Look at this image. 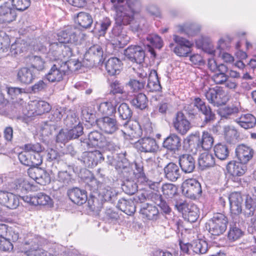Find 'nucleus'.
<instances>
[{"label":"nucleus","instance_id":"f257e3e1","mask_svg":"<svg viewBox=\"0 0 256 256\" xmlns=\"http://www.w3.org/2000/svg\"><path fill=\"white\" fill-rule=\"evenodd\" d=\"M116 6L115 22L112 32L120 38V46L127 44L130 38L126 35V26L134 20V14L140 12L141 4L139 0H110Z\"/></svg>","mask_w":256,"mask_h":256},{"label":"nucleus","instance_id":"f03ea898","mask_svg":"<svg viewBox=\"0 0 256 256\" xmlns=\"http://www.w3.org/2000/svg\"><path fill=\"white\" fill-rule=\"evenodd\" d=\"M228 224V220L224 214L216 213L206 222V228L212 235L218 236L226 232Z\"/></svg>","mask_w":256,"mask_h":256},{"label":"nucleus","instance_id":"7ed1b4c3","mask_svg":"<svg viewBox=\"0 0 256 256\" xmlns=\"http://www.w3.org/2000/svg\"><path fill=\"white\" fill-rule=\"evenodd\" d=\"M103 62V50L99 46L94 45L87 50L83 58V66L92 68Z\"/></svg>","mask_w":256,"mask_h":256},{"label":"nucleus","instance_id":"20e7f679","mask_svg":"<svg viewBox=\"0 0 256 256\" xmlns=\"http://www.w3.org/2000/svg\"><path fill=\"white\" fill-rule=\"evenodd\" d=\"M173 40L176 44H170V47L173 48L176 54L179 56L186 57L191 53L194 44L190 40L179 36L174 34Z\"/></svg>","mask_w":256,"mask_h":256},{"label":"nucleus","instance_id":"39448f33","mask_svg":"<svg viewBox=\"0 0 256 256\" xmlns=\"http://www.w3.org/2000/svg\"><path fill=\"white\" fill-rule=\"evenodd\" d=\"M81 32L74 26H68L56 34V40L63 44H76L80 38Z\"/></svg>","mask_w":256,"mask_h":256},{"label":"nucleus","instance_id":"423d86ee","mask_svg":"<svg viewBox=\"0 0 256 256\" xmlns=\"http://www.w3.org/2000/svg\"><path fill=\"white\" fill-rule=\"evenodd\" d=\"M78 159L85 166L93 168L99 162H103L104 158L100 151L96 150L92 152H84Z\"/></svg>","mask_w":256,"mask_h":256},{"label":"nucleus","instance_id":"0eeeda50","mask_svg":"<svg viewBox=\"0 0 256 256\" xmlns=\"http://www.w3.org/2000/svg\"><path fill=\"white\" fill-rule=\"evenodd\" d=\"M182 193L187 198L192 200L199 198L202 193L200 184L196 179H188L182 187Z\"/></svg>","mask_w":256,"mask_h":256},{"label":"nucleus","instance_id":"6e6552de","mask_svg":"<svg viewBox=\"0 0 256 256\" xmlns=\"http://www.w3.org/2000/svg\"><path fill=\"white\" fill-rule=\"evenodd\" d=\"M106 136L100 132L98 130H93L90 132L88 135V139L81 140L82 146L85 147L86 146L90 148L103 147L105 144Z\"/></svg>","mask_w":256,"mask_h":256},{"label":"nucleus","instance_id":"1a4fd4ad","mask_svg":"<svg viewBox=\"0 0 256 256\" xmlns=\"http://www.w3.org/2000/svg\"><path fill=\"white\" fill-rule=\"evenodd\" d=\"M54 61V64L46 76L48 80L51 82H60L64 76L68 75L65 70L66 67L63 66L62 60H58Z\"/></svg>","mask_w":256,"mask_h":256},{"label":"nucleus","instance_id":"9d476101","mask_svg":"<svg viewBox=\"0 0 256 256\" xmlns=\"http://www.w3.org/2000/svg\"><path fill=\"white\" fill-rule=\"evenodd\" d=\"M125 56L132 62L140 64L144 62L145 52L144 48L138 45H130L124 51Z\"/></svg>","mask_w":256,"mask_h":256},{"label":"nucleus","instance_id":"9b49d317","mask_svg":"<svg viewBox=\"0 0 256 256\" xmlns=\"http://www.w3.org/2000/svg\"><path fill=\"white\" fill-rule=\"evenodd\" d=\"M204 95L208 102L214 106L224 104L226 102L224 91L218 86L210 88L206 92Z\"/></svg>","mask_w":256,"mask_h":256},{"label":"nucleus","instance_id":"f8f14e48","mask_svg":"<svg viewBox=\"0 0 256 256\" xmlns=\"http://www.w3.org/2000/svg\"><path fill=\"white\" fill-rule=\"evenodd\" d=\"M28 174L30 178L41 185L44 186L50 182L51 178L49 173L42 168H30Z\"/></svg>","mask_w":256,"mask_h":256},{"label":"nucleus","instance_id":"ddd939ff","mask_svg":"<svg viewBox=\"0 0 256 256\" xmlns=\"http://www.w3.org/2000/svg\"><path fill=\"white\" fill-rule=\"evenodd\" d=\"M196 102L198 112L204 116L203 124H210L214 122L216 119V115L212 111L211 107L207 104L204 100H199Z\"/></svg>","mask_w":256,"mask_h":256},{"label":"nucleus","instance_id":"4468645a","mask_svg":"<svg viewBox=\"0 0 256 256\" xmlns=\"http://www.w3.org/2000/svg\"><path fill=\"white\" fill-rule=\"evenodd\" d=\"M172 124L176 130L182 135L186 134L191 127L190 122L182 112L176 114Z\"/></svg>","mask_w":256,"mask_h":256},{"label":"nucleus","instance_id":"2eb2a0df","mask_svg":"<svg viewBox=\"0 0 256 256\" xmlns=\"http://www.w3.org/2000/svg\"><path fill=\"white\" fill-rule=\"evenodd\" d=\"M98 124L101 130L107 134H113L118 129L116 118L110 116H104L100 118Z\"/></svg>","mask_w":256,"mask_h":256},{"label":"nucleus","instance_id":"dca6fc26","mask_svg":"<svg viewBox=\"0 0 256 256\" xmlns=\"http://www.w3.org/2000/svg\"><path fill=\"white\" fill-rule=\"evenodd\" d=\"M135 146L140 152L153 153L156 151L158 146L154 138L144 137L135 142Z\"/></svg>","mask_w":256,"mask_h":256},{"label":"nucleus","instance_id":"f3484780","mask_svg":"<svg viewBox=\"0 0 256 256\" xmlns=\"http://www.w3.org/2000/svg\"><path fill=\"white\" fill-rule=\"evenodd\" d=\"M242 214L246 218L254 216L251 218V223L252 226H256V200L250 194L246 196Z\"/></svg>","mask_w":256,"mask_h":256},{"label":"nucleus","instance_id":"a211bd4d","mask_svg":"<svg viewBox=\"0 0 256 256\" xmlns=\"http://www.w3.org/2000/svg\"><path fill=\"white\" fill-rule=\"evenodd\" d=\"M236 156L239 161L246 164L252 159L254 150L250 147L244 144L238 145L235 150Z\"/></svg>","mask_w":256,"mask_h":256},{"label":"nucleus","instance_id":"6ab92c4d","mask_svg":"<svg viewBox=\"0 0 256 256\" xmlns=\"http://www.w3.org/2000/svg\"><path fill=\"white\" fill-rule=\"evenodd\" d=\"M140 213L143 218L148 220H156L160 218V212L158 208L148 203L140 205Z\"/></svg>","mask_w":256,"mask_h":256},{"label":"nucleus","instance_id":"aec40b11","mask_svg":"<svg viewBox=\"0 0 256 256\" xmlns=\"http://www.w3.org/2000/svg\"><path fill=\"white\" fill-rule=\"evenodd\" d=\"M234 122L245 130L252 128L256 126V118L251 114H242L236 117Z\"/></svg>","mask_w":256,"mask_h":256},{"label":"nucleus","instance_id":"412c9836","mask_svg":"<svg viewBox=\"0 0 256 256\" xmlns=\"http://www.w3.org/2000/svg\"><path fill=\"white\" fill-rule=\"evenodd\" d=\"M231 212L238 216L242 212V204L243 201L241 194L238 192H232L228 197Z\"/></svg>","mask_w":256,"mask_h":256},{"label":"nucleus","instance_id":"4be33fe9","mask_svg":"<svg viewBox=\"0 0 256 256\" xmlns=\"http://www.w3.org/2000/svg\"><path fill=\"white\" fill-rule=\"evenodd\" d=\"M70 199L78 205L84 204L88 200L87 193L85 190L74 188L68 191Z\"/></svg>","mask_w":256,"mask_h":256},{"label":"nucleus","instance_id":"5701e85b","mask_svg":"<svg viewBox=\"0 0 256 256\" xmlns=\"http://www.w3.org/2000/svg\"><path fill=\"white\" fill-rule=\"evenodd\" d=\"M179 164L184 173L192 172L195 168L196 160L190 154H184L179 156Z\"/></svg>","mask_w":256,"mask_h":256},{"label":"nucleus","instance_id":"b1692460","mask_svg":"<svg viewBox=\"0 0 256 256\" xmlns=\"http://www.w3.org/2000/svg\"><path fill=\"white\" fill-rule=\"evenodd\" d=\"M164 170L165 178L171 182H176L181 176L178 166L172 162L168 164L164 167Z\"/></svg>","mask_w":256,"mask_h":256},{"label":"nucleus","instance_id":"393cba45","mask_svg":"<svg viewBox=\"0 0 256 256\" xmlns=\"http://www.w3.org/2000/svg\"><path fill=\"white\" fill-rule=\"evenodd\" d=\"M36 75L30 68L24 67L18 70L16 80L21 84H28L36 78Z\"/></svg>","mask_w":256,"mask_h":256},{"label":"nucleus","instance_id":"a878e982","mask_svg":"<svg viewBox=\"0 0 256 256\" xmlns=\"http://www.w3.org/2000/svg\"><path fill=\"white\" fill-rule=\"evenodd\" d=\"M8 4L6 2L0 6V22L10 23L16 18L15 10Z\"/></svg>","mask_w":256,"mask_h":256},{"label":"nucleus","instance_id":"bb28decb","mask_svg":"<svg viewBox=\"0 0 256 256\" xmlns=\"http://www.w3.org/2000/svg\"><path fill=\"white\" fill-rule=\"evenodd\" d=\"M163 146L168 150L175 153L181 146V139L175 134H170L165 138Z\"/></svg>","mask_w":256,"mask_h":256},{"label":"nucleus","instance_id":"cd10ccee","mask_svg":"<svg viewBox=\"0 0 256 256\" xmlns=\"http://www.w3.org/2000/svg\"><path fill=\"white\" fill-rule=\"evenodd\" d=\"M101 184H103L98 181L94 176H91L88 179L85 188L92 192L90 194L91 200L89 199L88 200V203L89 204H90L91 201H92V204L94 206H95L94 203L95 200H97L96 194L98 192V190L100 188V186Z\"/></svg>","mask_w":256,"mask_h":256},{"label":"nucleus","instance_id":"c85d7f7f","mask_svg":"<svg viewBox=\"0 0 256 256\" xmlns=\"http://www.w3.org/2000/svg\"><path fill=\"white\" fill-rule=\"evenodd\" d=\"M246 164L240 161H230L226 166V170L232 176H240L243 175L246 170L247 167Z\"/></svg>","mask_w":256,"mask_h":256},{"label":"nucleus","instance_id":"c756f323","mask_svg":"<svg viewBox=\"0 0 256 256\" xmlns=\"http://www.w3.org/2000/svg\"><path fill=\"white\" fill-rule=\"evenodd\" d=\"M122 63L116 57L110 58L105 63V68L108 75L112 76L118 74L120 72Z\"/></svg>","mask_w":256,"mask_h":256},{"label":"nucleus","instance_id":"7c9ffc66","mask_svg":"<svg viewBox=\"0 0 256 256\" xmlns=\"http://www.w3.org/2000/svg\"><path fill=\"white\" fill-rule=\"evenodd\" d=\"M96 196L98 198L95 200H100L102 201L110 202L113 203L116 200V194L112 191L110 187L104 186V184H101Z\"/></svg>","mask_w":256,"mask_h":256},{"label":"nucleus","instance_id":"2f4dec72","mask_svg":"<svg viewBox=\"0 0 256 256\" xmlns=\"http://www.w3.org/2000/svg\"><path fill=\"white\" fill-rule=\"evenodd\" d=\"M119 102L115 100L101 102L98 106V110L100 113L104 116H110L116 112V107Z\"/></svg>","mask_w":256,"mask_h":256},{"label":"nucleus","instance_id":"473e14b6","mask_svg":"<svg viewBox=\"0 0 256 256\" xmlns=\"http://www.w3.org/2000/svg\"><path fill=\"white\" fill-rule=\"evenodd\" d=\"M49 50L48 52V56L52 60H56L57 58H59L60 56L61 49L62 48L63 44L58 42L56 38L49 40L48 43Z\"/></svg>","mask_w":256,"mask_h":256},{"label":"nucleus","instance_id":"72a5a7b5","mask_svg":"<svg viewBox=\"0 0 256 256\" xmlns=\"http://www.w3.org/2000/svg\"><path fill=\"white\" fill-rule=\"evenodd\" d=\"M117 207L128 216L132 215L136 210V205L132 199L120 198L118 200Z\"/></svg>","mask_w":256,"mask_h":256},{"label":"nucleus","instance_id":"f704fd0d","mask_svg":"<svg viewBox=\"0 0 256 256\" xmlns=\"http://www.w3.org/2000/svg\"><path fill=\"white\" fill-rule=\"evenodd\" d=\"M146 88L148 90L151 92L160 91L162 89L158 74L156 70H151L149 74Z\"/></svg>","mask_w":256,"mask_h":256},{"label":"nucleus","instance_id":"c9c22d12","mask_svg":"<svg viewBox=\"0 0 256 256\" xmlns=\"http://www.w3.org/2000/svg\"><path fill=\"white\" fill-rule=\"evenodd\" d=\"M118 112L119 118L124 120V124L126 125L132 116V111L130 106L126 103H122L118 108Z\"/></svg>","mask_w":256,"mask_h":256},{"label":"nucleus","instance_id":"e433bc0d","mask_svg":"<svg viewBox=\"0 0 256 256\" xmlns=\"http://www.w3.org/2000/svg\"><path fill=\"white\" fill-rule=\"evenodd\" d=\"M198 164L202 170L212 167L215 164V158L212 154L204 152L200 156Z\"/></svg>","mask_w":256,"mask_h":256},{"label":"nucleus","instance_id":"4c0bfd02","mask_svg":"<svg viewBox=\"0 0 256 256\" xmlns=\"http://www.w3.org/2000/svg\"><path fill=\"white\" fill-rule=\"evenodd\" d=\"M200 30L199 26L195 24H184L177 26V31L180 34H186L188 36H194Z\"/></svg>","mask_w":256,"mask_h":256},{"label":"nucleus","instance_id":"58836bf2","mask_svg":"<svg viewBox=\"0 0 256 256\" xmlns=\"http://www.w3.org/2000/svg\"><path fill=\"white\" fill-rule=\"evenodd\" d=\"M160 190L162 196L166 198H172L178 194L176 186L171 183L163 184Z\"/></svg>","mask_w":256,"mask_h":256},{"label":"nucleus","instance_id":"ea45409f","mask_svg":"<svg viewBox=\"0 0 256 256\" xmlns=\"http://www.w3.org/2000/svg\"><path fill=\"white\" fill-rule=\"evenodd\" d=\"M130 103L136 108L142 110L148 106V99L144 94L139 93L134 96L130 100Z\"/></svg>","mask_w":256,"mask_h":256},{"label":"nucleus","instance_id":"a19ab883","mask_svg":"<svg viewBox=\"0 0 256 256\" xmlns=\"http://www.w3.org/2000/svg\"><path fill=\"white\" fill-rule=\"evenodd\" d=\"M244 234V232L240 228L238 224L234 223L230 224L228 234V238L230 241H236L240 239Z\"/></svg>","mask_w":256,"mask_h":256},{"label":"nucleus","instance_id":"79ce46f5","mask_svg":"<svg viewBox=\"0 0 256 256\" xmlns=\"http://www.w3.org/2000/svg\"><path fill=\"white\" fill-rule=\"evenodd\" d=\"M216 156L220 160H225L229 156L230 150L228 146L223 143L217 144L214 148Z\"/></svg>","mask_w":256,"mask_h":256},{"label":"nucleus","instance_id":"37998d69","mask_svg":"<svg viewBox=\"0 0 256 256\" xmlns=\"http://www.w3.org/2000/svg\"><path fill=\"white\" fill-rule=\"evenodd\" d=\"M77 21L80 26L84 28H88L92 24L93 18L89 13L80 12L78 14Z\"/></svg>","mask_w":256,"mask_h":256},{"label":"nucleus","instance_id":"c03bdc74","mask_svg":"<svg viewBox=\"0 0 256 256\" xmlns=\"http://www.w3.org/2000/svg\"><path fill=\"white\" fill-rule=\"evenodd\" d=\"M65 114L66 117L64 120V123L66 128V129L70 128L77 124H80L78 118L74 112L68 109Z\"/></svg>","mask_w":256,"mask_h":256},{"label":"nucleus","instance_id":"a18cd8bd","mask_svg":"<svg viewBox=\"0 0 256 256\" xmlns=\"http://www.w3.org/2000/svg\"><path fill=\"white\" fill-rule=\"evenodd\" d=\"M62 64L63 66H65V68L68 74H69L71 72H75L80 68L82 66H83V60L80 62L78 60H62Z\"/></svg>","mask_w":256,"mask_h":256},{"label":"nucleus","instance_id":"49530a36","mask_svg":"<svg viewBox=\"0 0 256 256\" xmlns=\"http://www.w3.org/2000/svg\"><path fill=\"white\" fill-rule=\"evenodd\" d=\"M110 94L114 96V99L116 101L118 100H120V97L118 94H122L124 93V87L119 81L116 80L112 82L110 85Z\"/></svg>","mask_w":256,"mask_h":256},{"label":"nucleus","instance_id":"de8ad7c7","mask_svg":"<svg viewBox=\"0 0 256 256\" xmlns=\"http://www.w3.org/2000/svg\"><path fill=\"white\" fill-rule=\"evenodd\" d=\"M188 146L187 150L192 153L195 154L198 151H201L202 148L200 142V137L194 136L187 140Z\"/></svg>","mask_w":256,"mask_h":256},{"label":"nucleus","instance_id":"09e8293b","mask_svg":"<svg viewBox=\"0 0 256 256\" xmlns=\"http://www.w3.org/2000/svg\"><path fill=\"white\" fill-rule=\"evenodd\" d=\"M193 252L198 254H204L208 250L207 242L202 240H197L193 242L192 244Z\"/></svg>","mask_w":256,"mask_h":256},{"label":"nucleus","instance_id":"8fccbe9b","mask_svg":"<svg viewBox=\"0 0 256 256\" xmlns=\"http://www.w3.org/2000/svg\"><path fill=\"white\" fill-rule=\"evenodd\" d=\"M198 217L199 210L196 205L193 204L184 215V218L191 223L196 222Z\"/></svg>","mask_w":256,"mask_h":256},{"label":"nucleus","instance_id":"3c124183","mask_svg":"<svg viewBox=\"0 0 256 256\" xmlns=\"http://www.w3.org/2000/svg\"><path fill=\"white\" fill-rule=\"evenodd\" d=\"M52 201L50 196L43 192H39L33 196V202L34 206L50 204H52Z\"/></svg>","mask_w":256,"mask_h":256},{"label":"nucleus","instance_id":"603ef678","mask_svg":"<svg viewBox=\"0 0 256 256\" xmlns=\"http://www.w3.org/2000/svg\"><path fill=\"white\" fill-rule=\"evenodd\" d=\"M239 108L234 106H225L218 110V114L222 118H230L236 114L238 113Z\"/></svg>","mask_w":256,"mask_h":256},{"label":"nucleus","instance_id":"864d4df0","mask_svg":"<svg viewBox=\"0 0 256 256\" xmlns=\"http://www.w3.org/2000/svg\"><path fill=\"white\" fill-rule=\"evenodd\" d=\"M200 142L202 150H208L213 145L214 138L208 132H204L200 138Z\"/></svg>","mask_w":256,"mask_h":256},{"label":"nucleus","instance_id":"5fc2aeb1","mask_svg":"<svg viewBox=\"0 0 256 256\" xmlns=\"http://www.w3.org/2000/svg\"><path fill=\"white\" fill-rule=\"evenodd\" d=\"M138 185L134 180H126L122 184L124 192L129 195L134 194L138 190Z\"/></svg>","mask_w":256,"mask_h":256},{"label":"nucleus","instance_id":"6e6d98bb","mask_svg":"<svg viewBox=\"0 0 256 256\" xmlns=\"http://www.w3.org/2000/svg\"><path fill=\"white\" fill-rule=\"evenodd\" d=\"M27 49V44L20 39L18 40L10 46V52L14 54H20Z\"/></svg>","mask_w":256,"mask_h":256},{"label":"nucleus","instance_id":"4d7b16f0","mask_svg":"<svg viewBox=\"0 0 256 256\" xmlns=\"http://www.w3.org/2000/svg\"><path fill=\"white\" fill-rule=\"evenodd\" d=\"M51 109L52 107L48 102L40 100L35 104L34 113L36 115H42L48 112Z\"/></svg>","mask_w":256,"mask_h":256},{"label":"nucleus","instance_id":"13d9d810","mask_svg":"<svg viewBox=\"0 0 256 256\" xmlns=\"http://www.w3.org/2000/svg\"><path fill=\"white\" fill-rule=\"evenodd\" d=\"M202 100V98L196 97L194 99L192 102L190 104H186L184 106V110L188 115L189 117L192 118L198 114V110L196 102H198L197 100Z\"/></svg>","mask_w":256,"mask_h":256},{"label":"nucleus","instance_id":"bf43d9fd","mask_svg":"<svg viewBox=\"0 0 256 256\" xmlns=\"http://www.w3.org/2000/svg\"><path fill=\"white\" fill-rule=\"evenodd\" d=\"M116 168L120 170L122 172H132L128 160L123 156L119 158L116 164Z\"/></svg>","mask_w":256,"mask_h":256},{"label":"nucleus","instance_id":"052dcab7","mask_svg":"<svg viewBox=\"0 0 256 256\" xmlns=\"http://www.w3.org/2000/svg\"><path fill=\"white\" fill-rule=\"evenodd\" d=\"M56 180L60 183L62 186H67L72 182V175L66 170L58 172Z\"/></svg>","mask_w":256,"mask_h":256},{"label":"nucleus","instance_id":"680f3d73","mask_svg":"<svg viewBox=\"0 0 256 256\" xmlns=\"http://www.w3.org/2000/svg\"><path fill=\"white\" fill-rule=\"evenodd\" d=\"M68 109L66 108L59 107L52 111L49 118L51 122H58L60 120L64 114H66Z\"/></svg>","mask_w":256,"mask_h":256},{"label":"nucleus","instance_id":"e2e57ef3","mask_svg":"<svg viewBox=\"0 0 256 256\" xmlns=\"http://www.w3.org/2000/svg\"><path fill=\"white\" fill-rule=\"evenodd\" d=\"M96 110L94 106L92 105L82 110V114L86 122H90L96 118Z\"/></svg>","mask_w":256,"mask_h":256},{"label":"nucleus","instance_id":"0e129e2a","mask_svg":"<svg viewBox=\"0 0 256 256\" xmlns=\"http://www.w3.org/2000/svg\"><path fill=\"white\" fill-rule=\"evenodd\" d=\"M64 154L58 152L57 150L51 148L48 150L46 154V160L49 162H58L62 160Z\"/></svg>","mask_w":256,"mask_h":256},{"label":"nucleus","instance_id":"69168bd1","mask_svg":"<svg viewBox=\"0 0 256 256\" xmlns=\"http://www.w3.org/2000/svg\"><path fill=\"white\" fill-rule=\"evenodd\" d=\"M31 67L38 71L42 70L44 68V62L41 57L36 56H32L30 58Z\"/></svg>","mask_w":256,"mask_h":256},{"label":"nucleus","instance_id":"338daca9","mask_svg":"<svg viewBox=\"0 0 256 256\" xmlns=\"http://www.w3.org/2000/svg\"><path fill=\"white\" fill-rule=\"evenodd\" d=\"M67 130L72 140L78 138L84 133V128L82 124H77L76 126Z\"/></svg>","mask_w":256,"mask_h":256},{"label":"nucleus","instance_id":"774afa93","mask_svg":"<svg viewBox=\"0 0 256 256\" xmlns=\"http://www.w3.org/2000/svg\"><path fill=\"white\" fill-rule=\"evenodd\" d=\"M19 204V196L10 192L4 206L10 209H14L18 206Z\"/></svg>","mask_w":256,"mask_h":256}]
</instances>
